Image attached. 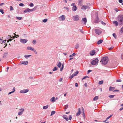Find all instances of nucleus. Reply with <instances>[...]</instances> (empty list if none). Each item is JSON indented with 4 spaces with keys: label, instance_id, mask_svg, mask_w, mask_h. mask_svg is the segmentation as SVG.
I'll list each match as a JSON object with an SVG mask.
<instances>
[{
    "label": "nucleus",
    "instance_id": "obj_1",
    "mask_svg": "<svg viewBox=\"0 0 123 123\" xmlns=\"http://www.w3.org/2000/svg\"><path fill=\"white\" fill-rule=\"evenodd\" d=\"M108 58L107 57H104L103 58L100 62H102V64L104 65H106L108 63Z\"/></svg>",
    "mask_w": 123,
    "mask_h": 123
},
{
    "label": "nucleus",
    "instance_id": "obj_2",
    "mask_svg": "<svg viewBox=\"0 0 123 123\" xmlns=\"http://www.w3.org/2000/svg\"><path fill=\"white\" fill-rule=\"evenodd\" d=\"M118 21L119 22V25L123 24V16L119 15L118 17Z\"/></svg>",
    "mask_w": 123,
    "mask_h": 123
},
{
    "label": "nucleus",
    "instance_id": "obj_3",
    "mask_svg": "<svg viewBox=\"0 0 123 123\" xmlns=\"http://www.w3.org/2000/svg\"><path fill=\"white\" fill-rule=\"evenodd\" d=\"M98 61V59L96 58L95 60H93L91 63V64L93 65H96L97 64Z\"/></svg>",
    "mask_w": 123,
    "mask_h": 123
},
{
    "label": "nucleus",
    "instance_id": "obj_4",
    "mask_svg": "<svg viewBox=\"0 0 123 123\" xmlns=\"http://www.w3.org/2000/svg\"><path fill=\"white\" fill-rule=\"evenodd\" d=\"M87 21V20L86 18H83L81 20L82 24L84 25H86Z\"/></svg>",
    "mask_w": 123,
    "mask_h": 123
},
{
    "label": "nucleus",
    "instance_id": "obj_5",
    "mask_svg": "<svg viewBox=\"0 0 123 123\" xmlns=\"http://www.w3.org/2000/svg\"><path fill=\"white\" fill-rule=\"evenodd\" d=\"M95 31L96 33L99 35L102 32L101 31L98 29H95Z\"/></svg>",
    "mask_w": 123,
    "mask_h": 123
},
{
    "label": "nucleus",
    "instance_id": "obj_6",
    "mask_svg": "<svg viewBox=\"0 0 123 123\" xmlns=\"http://www.w3.org/2000/svg\"><path fill=\"white\" fill-rule=\"evenodd\" d=\"M59 18L60 21H63L65 20V16L64 15H62Z\"/></svg>",
    "mask_w": 123,
    "mask_h": 123
},
{
    "label": "nucleus",
    "instance_id": "obj_7",
    "mask_svg": "<svg viewBox=\"0 0 123 123\" xmlns=\"http://www.w3.org/2000/svg\"><path fill=\"white\" fill-rule=\"evenodd\" d=\"M29 91V90L28 89H24L21 90L20 92L21 93H25L28 92Z\"/></svg>",
    "mask_w": 123,
    "mask_h": 123
},
{
    "label": "nucleus",
    "instance_id": "obj_8",
    "mask_svg": "<svg viewBox=\"0 0 123 123\" xmlns=\"http://www.w3.org/2000/svg\"><path fill=\"white\" fill-rule=\"evenodd\" d=\"M20 110H21V111H19L18 113V115H21L23 113V112L24 111V109H19Z\"/></svg>",
    "mask_w": 123,
    "mask_h": 123
},
{
    "label": "nucleus",
    "instance_id": "obj_9",
    "mask_svg": "<svg viewBox=\"0 0 123 123\" xmlns=\"http://www.w3.org/2000/svg\"><path fill=\"white\" fill-rule=\"evenodd\" d=\"M90 8V7H89L86 6H83L82 7H81L82 9H84V10H85L87 9H89Z\"/></svg>",
    "mask_w": 123,
    "mask_h": 123
},
{
    "label": "nucleus",
    "instance_id": "obj_10",
    "mask_svg": "<svg viewBox=\"0 0 123 123\" xmlns=\"http://www.w3.org/2000/svg\"><path fill=\"white\" fill-rule=\"evenodd\" d=\"M79 16L78 15L74 16H73V20H74L76 21L78 20H79Z\"/></svg>",
    "mask_w": 123,
    "mask_h": 123
},
{
    "label": "nucleus",
    "instance_id": "obj_11",
    "mask_svg": "<svg viewBox=\"0 0 123 123\" xmlns=\"http://www.w3.org/2000/svg\"><path fill=\"white\" fill-rule=\"evenodd\" d=\"M20 41L21 42L24 43H25L27 41V40L22 39H21Z\"/></svg>",
    "mask_w": 123,
    "mask_h": 123
},
{
    "label": "nucleus",
    "instance_id": "obj_12",
    "mask_svg": "<svg viewBox=\"0 0 123 123\" xmlns=\"http://www.w3.org/2000/svg\"><path fill=\"white\" fill-rule=\"evenodd\" d=\"M62 117L66 121H68V116L65 115H64L62 116Z\"/></svg>",
    "mask_w": 123,
    "mask_h": 123
},
{
    "label": "nucleus",
    "instance_id": "obj_13",
    "mask_svg": "<svg viewBox=\"0 0 123 123\" xmlns=\"http://www.w3.org/2000/svg\"><path fill=\"white\" fill-rule=\"evenodd\" d=\"M80 108H79L78 109L79 111L78 112H77L76 115V116H78L81 113V111L80 110Z\"/></svg>",
    "mask_w": 123,
    "mask_h": 123
},
{
    "label": "nucleus",
    "instance_id": "obj_14",
    "mask_svg": "<svg viewBox=\"0 0 123 123\" xmlns=\"http://www.w3.org/2000/svg\"><path fill=\"white\" fill-rule=\"evenodd\" d=\"M95 53V51L94 50L91 51L90 53V55H94Z\"/></svg>",
    "mask_w": 123,
    "mask_h": 123
},
{
    "label": "nucleus",
    "instance_id": "obj_15",
    "mask_svg": "<svg viewBox=\"0 0 123 123\" xmlns=\"http://www.w3.org/2000/svg\"><path fill=\"white\" fill-rule=\"evenodd\" d=\"M58 64L56 65L59 68H60L62 66V63L60 62H57Z\"/></svg>",
    "mask_w": 123,
    "mask_h": 123
},
{
    "label": "nucleus",
    "instance_id": "obj_16",
    "mask_svg": "<svg viewBox=\"0 0 123 123\" xmlns=\"http://www.w3.org/2000/svg\"><path fill=\"white\" fill-rule=\"evenodd\" d=\"M113 24H115V25L116 26H117L118 25V23L116 21H114L113 22Z\"/></svg>",
    "mask_w": 123,
    "mask_h": 123
},
{
    "label": "nucleus",
    "instance_id": "obj_17",
    "mask_svg": "<svg viewBox=\"0 0 123 123\" xmlns=\"http://www.w3.org/2000/svg\"><path fill=\"white\" fill-rule=\"evenodd\" d=\"M77 8L76 6H73L72 7V10L73 11H75L76 10Z\"/></svg>",
    "mask_w": 123,
    "mask_h": 123
},
{
    "label": "nucleus",
    "instance_id": "obj_18",
    "mask_svg": "<svg viewBox=\"0 0 123 123\" xmlns=\"http://www.w3.org/2000/svg\"><path fill=\"white\" fill-rule=\"evenodd\" d=\"M115 89V87H112L111 86H110L109 87V90L110 91H113Z\"/></svg>",
    "mask_w": 123,
    "mask_h": 123
},
{
    "label": "nucleus",
    "instance_id": "obj_19",
    "mask_svg": "<svg viewBox=\"0 0 123 123\" xmlns=\"http://www.w3.org/2000/svg\"><path fill=\"white\" fill-rule=\"evenodd\" d=\"M103 41L102 40H100L97 42V43L98 44H99L102 43Z\"/></svg>",
    "mask_w": 123,
    "mask_h": 123
},
{
    "label": "nucleus",
    "instance_id": "obj_20",
    "mask_svg": "<svg viewBox=\"0 0 123 123\" xmlns=\"http://www.w3.org/2000/svg\"><path fill=\"white\" fill-rule=\"evenodd\" d=\"M21 63L22 64L25 65H27L28 64L27 61H22Z\"/></svg>",
    "mask_w": 123,
    "mask_h": 123
},
{
    "label": "nucleus",
    "instance_id": "obj_21",
    "mask_svg": "<svg viewBox=\"0 0 123 123\" xmlns=\"http://www.w3.org/2000/svg\"><path fill=\"white\" fill-rule=\"evenodd\" d=\"M50 101L53 102H55V97H53L50 99Z\"/></svg>",
    "mask_w": 123,
    "mask_h": 123
},
{
    "label": "nucleus",
    "instance_id": "obj_22",
    "mask_svg": "<svg viewBox=\"0 0 123 123\" xmlns=\"http://www.w3.org/2000/svg\"><path fill=\"white\" fill-rule=\"evenodd\" d=\"M31 56V55H25L24 56L27 59L29 57Z\"/></svg>",
    "mask_w": 123,
    "mask_h": 123
},
{
    "label": "nucleus",
    "instance_id": "obj_23",
    "mask_svg": "<svg viewBox=\"0 0 123 123\" xmlns=\"http://www.w3.org/2000/svg\"><path fill=\"white\" fill-rule=\"evenodd\" d=\"M98 96H96L93 98V100L94 101L98 99Z\"/></svg>",
    "mask_w": 123,
    "mask_h": 123
},
{
    "label": "nucleus",
    "instance_id": "obj_24",
    "mask_svg": "<svg viewBox=\"0 0 123 123\" xmlns=\"http://www.w3.org/2000/svg\"><path fill=\"white\" fill-rule=\"evenodd\" d=\"M30 10V9H29V8H27L24 11V12L25 13H26V12H29Z\"/></svg>",
    "mask_w": 123,
    "mask_h": 123
},
{
    "label": "nucleus",
    "instance_id": "obj_25",
    "mask_svg": "<svg viewBox=\"0 0 123 123\" xmlns=\"http://www.w3.org/2000/svg\"><path fill=\"white\" fill-rule=\"evenodd\" d=\"M78 71H77L74 74H74V76H76L78 74Z\"/></svg>",
    "mask_w": 123,
    "mask_h": 123
},
{
    "label": "nucleus",
    "instance_id": "obj_26",
    "mask_svg": "<svg viewBox=\"0 0 123 123\" xmlns=\"http://www.w3.org/2000/svg\"><path fill=\"white\" fill-rule=\"evenodd\" d=\"M8 53H6V52L5 53H4V55H3V57H6Z\"/></svg>",
    "mask_w": 123,
    "mask_h": 123
},
{
    "label": "nucleus",
    "instance_id": "obj_27",
    "mask_svg": "<svg viewBox=\"0 0 123 123\" xmlns=\"http://www.w3.org/2000/svg\"><path fill=\"white\" fill-rule=\"evenodd\" d=\"M112 116V115H111L110 116H109V117H108L107 118H106V119L105 120V121H103V122H106V121H107V119H108L109 118H110Z\"/></svg>",
    "mask_w": 123,
    "mask_h": 123
},
{
    "label": "nucleus",
    "instance_id": "obj_28",
    "mask_svg": "<svg viewBox=\"0 0 123 123\" xmlns=\"http://www.w3.org/2000/svg\"><path fill=\"white\" fill-rule=\"evenodd\" d=\"M68 105H67L64 106V109L65 110L68 108Z\"/></svg>",
    "mask_w": 123,
    "mask_h": 123
},
{
    "label": "nucleus",
    "instance_id": "obj_29",
    "mask_svg": "<svg viewBox=\"0 0 123 123\" xmlns=\"http://www.w3.org/2000/svg\"><path fill=\"white\" fill-rule=\"evenodd\" d=\"M75 55H76V54L75 53H73L72 55H70L69 56V57H72L75 56Z\"/></svg>",
    "mask_w": 123,
    "mask_h": 123
},
{
    "label": "nucleus",
    "instance_id": "obj_30",
    "mask_svg": "<svg viewBox=\"0 0 123 123\" xmlns=\"http://www.w3.org/2000/svg\"><path fill=\"white\" fill-rule=\"evenodd\" d=\"M55 111H52L51 112L50 116H52L55 113Z\"/></svg>",
    "mask_w": 123,
    "mask_h": 123
},
{
    "label": "nucleus",
    "instance_id": "obj_31",
    "mask_svg": "<svg viewBox=\"0 0 123 123\" xmlns=\"http://www.w3.org/2000/svg\"><path fill=\"white\" fill-rule=\"evenodd\" d=\"M48 107V105H46V106H43V109H47Z\"/></svg>",
    "mask_w": 123,
    "mask_h": 123
},
{
    "label": "nucleus",
    "instance_id": "obj_32",
    "mask_svg": "<svg viewBox=\"0 0 123 123\" xmlns=\"http://www.w3.org/2000/svg\"><path fill=\"white\" fill-rule=\"evenodd\" d=\"M57 70V67H54V68L53 69V71H54L56 70Z\"/></svg>",
    "mask_w": 123,
    "mask_h": 123
},
{
    "label": "nucleus",
    "instance_id": "obj_33",
    "mask_svg": "<svg viewBox=\"0 0 123 123\" xmlns=\"http://www.w3.org/2000/svg\"><path fill=\"white\" fill-rule=\"evenodd\" d=\"M113 36L114 37V38L115 39H117V36H116V34L115 33H113Z\"/></svg>",
    "mask_w": 123,
    "mask_h": 123
},
{
    "label": "nucleus",
    "instance_id": "obj_34",
    "mask_svg": "<svg viewBox=\"0 0 123 123\" xmlns=\"http://www.w3.org/2000/svg\"><path fill=\"white\" fill-rule=\"evenodd\" d=\"M16 18L18 20H20L22 19V18L21 17H16Z\"/></svg>",
    "mask_w": 123,
    "mask_h": 123
},
{
    "label": "nucleus",
    "instance_id": "obj_35",
    "mask_svg": "<svg viewBox=\"0 0 123 123\" xmlns=\"http://www.w3.org/2000/svg\"><path fill=\"white\" fill-rule=\"evenodd\" d=\"M0 12L2 14H3L4 13L3 12V10L2 9H0Z\"/></svg>",
    "mask_w": 123,
    "mask_h": 123
},
{
    "label": "nucleus",
    "instance_id": "obj_36",
    "mask_svg": "<svg viewBox=\"0 0 123 123\" xmlns=\"http://www.w3.org/2000/svg\"><path fill=\"white\" fill-rule=\"evenodd\" d=\"M103 83V80H101L99 81L98 84H101Z\"/></svg>",
    "mask_w": 123,
    "mask_h": 123
},
{
    "label": "nucleus",
    "instance_id": "obj_37",
    "mask_svg": "<svg viewBox=\"0 0 123 123\" xmlns=\"http://www.w3.org/2000/svg\"><path fill=\"white\" fill-rule=\"evenodd\" d=\"M47 20H48L47 19H44L42 21L43 22L45 23V22H46L47 21Z\"/></svg>",
    "mask_w": 123,
    "mask_h": 123
},
{
    "label": "nucleus",
    "instance_id": "obj_38",
    "mask_svg": "<svg viewBox=\"0 0 123 123\" xmlns=\"http://www.w3.org/2000/svg\"><path fill=\"white\" fill-rule=\"evenodd\" d=\"M19 5L21 6H24V5L22 3H21L19 4Z\"/></svg>",
    "mask_w": 123,
    "mask_h": 123
},
{
    "label": "nucleus",
    "instance_id": "obj_39",
    "mask_svg": "<svg viewBox=\"0 0 123 123\" xmlns=\"http://www.w3.org/2000/svg\"><path fill=\"white\" fill-rule=\"evenodd\" d=\"M74 74H73L72 75L69 77V78L72 79L74 76Z\"/></svg>",
    "mask_w": 123,
    "mask_h": 123
},
{
    "label": "nucleus",
    "instance_id": "obj_40",
    "mask_svg": "<svg viewBox=\"0 0 123 123\" xmlns=\"http://www.w3.org/2000/svg\"><path fill=\"white\" fill-rule=\"evenodd\" d=\"M114 96L115 95H110L109 96V97L110 98H113Z\"/></svg>",
    "mask_w": 123,
    "mask_h": 123
},
{
    "label": "nucleus",
    "instance_id": "obj_41",
    "mask_svg": "<svg viewBox=\"0 0 123 123\" xmlns=\"http://www.w3.org/2000/svg\"><path fill=\"white\" fill-rule=\"evenodd\" d=\"M29 6L31 7H32L34 6V4L33 3H31L30 4Z\"/></svg>",
    "mask_w": 123,
    "mask_h": 123
},
{
    "label": "nucleus",
    "instance_id": "obj_42",
    "mask_svg": "<svg viewBox=\"0 0 123 123\" xmlns=\"http://www.w3.org/2000/svg\"><path fill=\"white\" fill-rule=\"evenodd\" d=\"M79 45L78 44H77L76 45V46L75 47L77 49L79 48Z\"/></svg>",
    "mask_w": 123,
    "mask_h": 123
},
{
    "label": "nucleus",
    "instance_id": "obj_43",
    "mask_svg": "<svg viewBox=\"0 0 123 123\" xmlns=\"http://www.w3.org/2000/svg\"><path fill=\"white\" fill-rule=\"evenodd\" d=\"M113 48H114V47H113V46H111V47L109 48L108 49L109 50H111Z\"/></svg>",
    "mask_w": 123,
    "mask_h": 123
},
{
    "label": "nucleus",
    "instance_id": "obj_44",
    "mask_svg": "<svg viewBox=\"0 0 123 123\" xmlns=\"http://www.w3.org/2000/svg\"><path fill=\"white\" fill-rule=\"evenodd\" d=\"M121 80L120 79L117 80H116V82H120L121 81Z\"/></svg>",
    "mask_w": 123,
    "mask_h": 123
},
{
    "label": "nucleus",
    "instance_id": "obj_45",
    "mask_svg": "<svg viewBox=\"0 0 123 123\" xmlns=\"http://www.w3.org/2000/svg\"><path fill=\"white\" fill-rule=\"evenodd\" d=\"M36 41L35 40H34L33 41L32 43L33 44H36Z\"/></svg>",
    "mask_w": 123,
    "mask_h": 123
},
{
    "label": "nucleus",
    "instance_id": "obj_46",
    "mask_svg": "<svg viewBox=\"0 0 123 123\" xmlns=\"http://www.w3.org/2000/svg\"><path fill=\"white\" fill-rule=\"evenodd\" d=\"M13 8L12 6H10V10L11 11L12 10H13Z\"/></svg>",
    "mask_w": 123,
    "mask_h": 123
},
{
    "label": "nucleus",
    "instance_id": "obj_47",
    "mask_svg": "<svg viewBox=\"0 0 123 123\" xmlns=\"http://www.w3.org/2000/svg\"><path fill=\"white\" fill-rule=\"evenodd\" d=\"M69 119L70 120H71L72 119V116L71 115H70L69 116Z\"/></svg>",
    "mask_w": 123,
    "mask_h": 123
},
{
    "label": "nucleus",
    "instance_id": "obj_48",
    "mask_svg": "<svg viewBox=\"0 0 123 123\" xmlns=\"http://www.w3.org/2000/svg\"><path fill=\"white\" fill-rule=\"evenodd\" d=\"M120 31L121 32H123V27L121 28Z\"/></svg>",
    "mask_w": 123,
    "mask_h": 123
},
{
    "label": "nucleus",
    "instance_id": "obj_49",
    "mask_svg": "<svg viewBox=\"0 0 123 123\" xmlns=\"http://www.w3.org/2000/svg\"><path fill=\"white\" fill-rule=\"evenodd\" d=\"M31 47H28L27 48V49L28 50H31Z\"/></svg>",
    "mask_w": 123,
    "mask_h": 123
},
{
    "label": "nucleus",
    "instance_id": "obj_50",
    "mask_svg": "<svg viewBox=\"0 0 123 123\" xmlns=\"http://www.w3.org/2000/svg\"><path fill=\"white\" fill-rule=\"evenodd\" d=\"M114 10L117 12L119 11V10L117 8H115Z\"/></svg>",
    "mask_w": 123,
    "mask_h": 123
},
{
    "label": "nucleus",
    "instance_id": "obj_51",
    "mask_svg": "<svg viewBox=\"0 0 123 123\" xmlns=\"http://www.w3.org/2000/svg\"><path fill=\"white\" fill-rule=\"evenodd\" d=\"M91 71H92V70H88V71H87V73L88 74L90 73V72H91Z\"/></svg>",
    "mask_w": 123,
    "mask_h": 123
},
{
    "label": "nucleus",
    "instance_id": "obj_52",
    "mask_svg": "<svg viewBox=\"0 0 123 123\" xmlns=\"http://www.w3.org/2000/svg\"><path fill=\"white\" fill-rule=\"evenodd\" d=\"M62 79H63L62 78H61L60 79V80H59V81L60 82H61V81H62Z\"/></svg>",
    "mask_w": 123,
    "mask_h": 123
},
{
    "label": "nucleus",
    "instance_id": "obj_53",
    "mask_svg": "<svg viewBox=\"0 0 123 123\" xmlns=\"http://www.w3.org/2000/svg\"><path fill=\"white\" fill-rule=\"evenodd\" d=\"M88 77L87 76H85L82 79V80H83L84 79H85L86 78Z\"/></svg>",
    "mask_w": 123,
    "mask_h": 123
},
{
    "label": "nucleus",
    "instance_id": "obj_54",
    "mask_svg": "<svg viewBox=\"0 0 123 123\" xmlns=\"http://www.w3.org/2000/svg\"><path fill=\"white\" fill-rule=\"evenodd\" d=\"M119 1L120 3H122L123 2L122 0H119Z\"/></svg>",
    "mask_w": 123,
    "mask_h": 123
},
{
    "label": "nucleus",
    "instance_id": "obj_55",
    "mask_svg": "<svg viewBox=\"0 0 123 123\" xmlns=\"http://www.w3.org/2000/svg\"><path fill=\"white\" fill-rule=\"evenodd\" d=\"M34 50V49L33 48H32V47H31V50L32 51H33V50Z\"/></svg>",
    "mask_w": 123,
    "mask_h": 123
},
{
    "label": "nucleus",
    "instance_id": "obj_56",
    "mask_svg": "<svg viewBox=\"0 0 123 123\" xmlns=\"http://www.w3.org/2000/svg\"><path fill=\"white\" fill-rule=\"evenodd\" d=\"M75 86L76 87L78 86V84L77 83H75Z\"/></svg>",
    "mask_w": 123,
    "mask_h": 123
},
{
    "label": "nucleus",
    "instance_id": "obj_57",
    "mask_svg": "<svg viewBox=\"0 0 123 123\" xmlns=\"http://www.w3.org/2000/svg\"><path fill=\"white\" fill-rule=\"evenodd\" d=\"M33 51H34V53L35 54H37V52L36 51V50H33Z\"/></svg>",
    "mask_w": 123,
    "mask_h": 123
},
{
    "label": "nucleus",
    "instance_id": "obj_58",
    "mask_svg": "<svg viewBox=\"0 0 123 123\" xmlns=\"http://www.w3.org/2000/svg\"><path fill=\"white\" fill-rule=\"evenodd\" d=\"M12 92H14L15 91V87H14L13 88V89L12 90Z\"/></svg>",
    "mask_w": 123,
    "mask_h": 123
},
{
    "label": "nucleus",
    "instance_id": "obj_59",
    "mask_svg": "<svg viewBox=\"0 0 123 123\" xmlns=\"http://www.w3.org/2000/svg\"><path fill=\"white\" fill-rule=\"evenodd\" d=\"M13 92L12 91V92H10L8 93V95H9Z\"/></svg>",
    "mask_w": 123,
    "mask_h": 123
},
{
    "label": "nucleus",
    "instance_id": "obj_60",
    "mask_svg": "<svg viewBox=\"0 0 123 123\" xmlns=\"http://www.w3.org/2000/svg\"><path fill=\"white\" fill-rule=\"evenodd\" d=\"M101 23L103 25H105V23H104V22H103L102 21L101 22Z\"/></svg>",
    "mask_w": 123,
    "mask_h": 123
},
{
    "label": "nucleus",
    "instance_id": "obj_61",
    "mask_svg": "<svg viewBox=\"0 0 123 123\" xmlns=\"http://www.w3.org/2000/svg\"><path fill=\"white\" fill-rule=\"evenodd\" d=\"M123 110V107H121V108L120 109H119V110L120 111H121V110Z\"/></svg>",
    "mask_w": 123,
    "mask_h": 123
},
{
    "label": "nucleus",
    "instance_id": "obj_62",
    "mask_svg": "<svg viewBox=\"0 0 123 123\" xmlns=\"http://www.w3.org/2000/svg\"><path fill=\"white\" fill-rule=\"evenodd\" d=\"M63 67H62L60 69V70L61 71H62L63 69Z\"/></svg>",
    "mask_w": 123,
    "mask_h": 123
},
{
    "label": "nucleus",
    "instance_id": "obj_63",
    "mask_svg": "<svg viewBox=\"0 0 123 123\" xmlns=\"http://www.w3.org/2000/svg\"><path fill=\"white\" fill-rule=\"evenodd\" d=\"M63 54L65 56L67 54V53H64Z\"/></svg>",
    "mask_w": 123,
    "mask_h": 123
},
{
    "label": "nucleus",
    "instance_id": "obj_64",
    "mask_svg": "<svg viewBox=\"0 0 123 123\" xmlns=\"http://www.w3.org/2000/svg\"><path fill=\"white\" fill-rule=\"evenodd\" d=\"M63 0L65 3H67V2L68 0Z\"/></svg>",
    "mask_w": 123,
    "mask_h": 123
}]
</instances>
